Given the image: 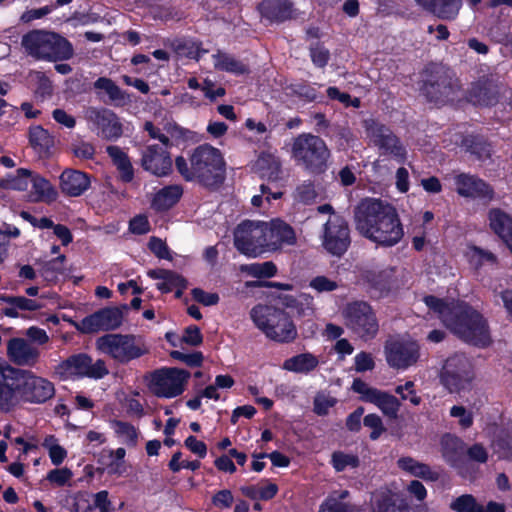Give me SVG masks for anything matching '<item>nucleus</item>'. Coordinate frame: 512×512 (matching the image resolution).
I'll use <instances>...</instances> for the list:
<instances>
[{"label":"nucleus","instance_id":"f257e3e1","mask_svg":"<svg viewBox=\"0 0 512 512\" xmlns=\"http://www.w3.org/2000/svg\"><path fill=\"white\" fill-rule=\"evenodd\" d=\"M354 220L362 236L383 247L397 245L404 236L395 208L380 199H363L355 208Z\"/></svg>","mask_w":512,"mask_h":512},{"label":"nucleus","instance_id":"f03ea898","mask_svg":"<svg viewBox=\"0 0 512 512\" xmlns=\"http://www.w3.org/2000/svg\"><path fill=\"white\" fill-rule=\"evenodd\" d=\"M426 306L438 314L443 324L463 341L485 347L490 343L487 323L482 315L465 303H446L435 296L424 298Z\"/></svg>","mask_w":512,"mask_h":512},{"label":"nucleus","instance_id":"7ed1b4c3","mask_svg":"<svg viewBox=\"0 0 512 512\" xmlns=\"http://www.w3.org/2000/svg\"><path fill=\"white\" fill-rule=\"evenodd\" d=\"M175 165L185 180H198L205 185L220 182L225 168L221 152L208 144L195 148L189 163L183 156H178Z\"/></svg>","mask_w":512,"mask_h":512},{"label":"nucleus","instance_id":"20e7f679","mask_svg":"<svg viewBox=\"0 0 512 512\" xmlns=\"http://www.w3.org/2000/svg\"><path fill=\"white\" fill-rule=\"evenodd\" d=\"M254 325L270 340L280 343L293 341L297 329L290 316L282 309L256 305L250 311Z\"/></svg>","mask_w":512,"mask_h":512},{"label":"nucleus","instance_id":"39448f33","mask_svg":"<svg viewBox=\"0 0 512 512\" xmlns=\"http://www.w3.org/2000/svg\"><path fill=\"white\" fill-rule=\"evenodd\" d=\"M96 348L120 364H127L149 353L143 336L134 334H106L96 341Z\"/></svg>","mask_w":512,"mask_h":512},{"label":"nucleus","instance_id":"423d86ee","mask_svg":"<svg viewBox=\"0 0 512 512\" xmlns=\"http://www.w3.org/2000/svg\"><path fill=\"white\" fill-rule=\"evenodd\" d=\"M22 45L28 54L37 59L67 60L73 55L71 43L54 32L31 31L23 37Z\"/></svg>","mask_w":512,"mask_h":512},{"label":"nucleus","instance_id":"0eeeda50","mask_svg":"<svg viewBox=\"0 0 512 512\" xmlns=\"http://www.w3.org/2000/svg\"><path fill=\"white\" fill-rule=\"evenodd\" d=\"M292 157L306 170L312 173H322L327 168L330 150L319 136L303 133L293 140Z\"/></svg>","mask_w":512,"mask_h":512},{"label":"nucleus","instance_id":"6e6552de","mask_svg":"<svg viewBox=\"0 0 512 512\" xmlns=\"http://www.w3.org/2000/svg\"><path fill=\"white\" fill-rule=\"evenodd\" d=\"M266 222L244 221L234 232V245L239 252L250 257H256L268 250Z\"/></svg>","mask_w":512,"mask_h":512},{"label":"nucleus","instance_id":"1a4fd4ad","mask_svg":"<svg viewBox=\"0 0 512 512\" xmlns=\"http://www.w3.org/2000/svg\"><path fill=\"white\" fill-rule=\"evenodd\" d=\"M345 325L362 339H371L378 332V322L370 305L363 301L346 304L342 309Z\"/></svg>","mask_w":512,"mask_h":512},{"label":"nucleus","instance_id":"9d476101","mask_svg":"<svg viewBox=\"0 0 512 512\" xmlns=\"http://www.w3.org/2000/svg\"><path fill=\"white\" fill-rule=\"evenodd\" d=\"M56 373L62 379L88 377L93 379H102L108 375L109 371L106 363L99 359L92 362V358L86 354H77L61 362Z\"/></svg>","mask_w":512,"mask_h":512},{"label":"nucleus","instance_id":"9b49d317","mask_svg":"<svg viewBox=\"0 0 512 512\" xmlns=\"http://www.w3.org/2000/svg\"><path fill=\"white\" fill-rule=\"evenodd\" d=\"M474 378L472 364L463 355L449 357L440 374L441 383L451 392H460L466 389Z\"/></svg>","mask_w":512,"mask_h":512},{"label":"nucleus","instance_id":"f8f14e48","mask_svg":"<svg viewBox=\"0 0 512 512\" xmlns=\"http://www.w3.org/2000/svg\"><path fill=\"white\" fill-rule=\"evenodd\" d=\"M15 373L18 375L15 380L20 383L23 402L42 404L54 396V384L48 379L25 369L17 368Z\"/></svg>","mask_w":512,"mask_h":512},{"label":"nucleus","instance_id":"ddd939ff","mask_svg":"<svg viewBox=\"0 0 512 512\" xmlns=\"http://www.w3.org/2000/svg\"><path fill=\"white\" fill-rule=\"evenodd\" d=\"M189 373L178 368H162L151 375L149 388L158 397L173 398L184 391Z\"/></svg>","mask_w":512,"mask_h":512},{"label":"nucleus","instance_id":"4468645a","mask_svg":"<svg viewBox=\"0 0 512 512\" xmlns=\"http://www.w3.org/2000/svg\"><path fill=\"white\" fill-rule=\"evenodd\" d=\"M321 239L322 246L328 253L335 256L344 254L350 245L349 228L345 219L332 213L323 225Z\"/></svg>","mask_w":512,"mask_h":512},{"label":"nucleus","instance_id":"2eb2a0df","mask_svg":"<svg viewBox=\"0 0 512 512\" xmlns=\"http://www.w3.org/2000/svg\"><path fill=\"white\" fill-rule=\"evenodd\" d=\"M384 352L388 365L394 369L406 370L419 359V346L411 339L390 340Z\"/></svg>","mask_w":512,"mask_h":512},{"label":"nucleus","instance_id":"dca6fc26","mask_svg":"<svg viewBox=\"0 0 512 512\" xmlns=\"http://www.w3.org/2000/svg\"><path fill=\"white\" fill-rule=\"evenodd\" d=\"M123 321V313L119 308L109 307L101 309L80 322L71 323L82 333L109 331L117 329Z\"/></svg>","mask_w":512,"mask_h":512},{"label":"nucleus","instance_id":"f3484780","mask_svg":"<svg viewBox=\"0 0 512 512\" xmlns=\"http://www.w3.org/2000/svg\"><path fill=\"white\" fill-rule=\"evenodd\" d=\"M365 128L370 140L382 150V153L392 155L400 161L405 159V148L389 128L373 119L365 121Z\"/></svg>","mask_w":512,"mask_h":512},{"label":"nucleus","instance_id":"a211bd4d","mask_svg":"<svg viewBox=\"0 0 512 512\" xmlns=\"http://www.w3.org/2000/svg\"><path fill=\"white\" fill-rule=\"evenodd\" d=\"M352 389L362 395V399L376 405L386 416L396 418L400 402L393 395L369 387L365 382L360 379H355L352 384Z\"/></svg>","mask_w":512,"mask_h":512},{"label":"nucleus","instance_id":"6ab92c4d","mask_svg":"<svg viewBox=\"0 0 512 512\" xmlns=\"http://www.w3.org/2000/svg\"><path fill=\"white\" fill-rule=\"evenodd\" d=\"M364 279L379 297L387 295L398 287L397 268L391 265L367 270Z\"/></svg>","mask_w":512,"mask_h":512},{"label":"nucleus","instance_id":"aec40b11","mask_svg":"<svg viewBox=\"0 0 512 512\" xmlns=\"http://www.w3.org/2000/svg\"><path fill=\"white\" fill-rule=\"evenodd\" d=\"M7 357L18 366H35L40 359V350L27 339L13 337L7 342Z\"/></svg>","mask_w":512,"mask_h":512},{"label":"nucleus","instance_id":"412c9836","mask_svg":"<svg viewBox=\"0 0 512 512\" xmlns=\"http://www.w3.org/2000/svg\"><path fill=\"white\" fill-rule=\"evenodd\" d=\"M141 161L144 170L158 177L167 176L172 170V160L166 147L147 146Z\"/></svg>","mask_w":512,"mask_h":512},{"label":"nucleus","instance_id":"4be33fe9","mask_svg":"<svg viewBox=\"0 0 512 512\" xmlns=\"http://www.w3.org/2000/svg\"><path fill=\"white\" fill-rule=\"evenodd\" d=\"M266 228L268 250H277L283 246H292L297 242L294 229L279 218L266 222Z\"/></svg>","mask_w":512,"mask_h":512},{"label":"nucleus","instance_id":"5701e85b","mask_svg":"<svg viewBox=\"0 0 512 512\" xmlns=\"http://www.w3.org/2000/svg\"><path fill=\"white\" fill-rule=\"evenodd\" d=\"M17 368H14L0 380V411L11 412L22 402V393L20 383L15 380L18 375Z\"/></svg>","mask_w":512,"mask_h":512},{"label":"nucleus","instance_id":"b1692460","mask_svg":"<svg viewBox=\"0 0 512 512\" xmlns=\"http://www.w3.org/2000/svg\"><path fill=\"white\" fill-rule=\"evenodd\" d=\"M90 119L97 126L98 134L105 139H118L123 133L119 118L111 110H94L91 112Z\"/></svg>","mask_w":512,"mask_h":512},{"label":"nucleus","instance_id":"393cba45","mask_svg":"<svg viewBox=\"0 0 512 512\" xmlns=\"http://www.w3.org/2000/svg\"><path fill=\"white\" fill-rule=\"evenodd\" d=\"M371 502L373 512H409L405 500L388 488L375 491Z\"/></svg>","mask_w":512,"mask_h":512},{"label":"nucleus","instance_id":"a878e982","mask_svg":"<svg viewBox=\"0 0 512 512\" xmlns=\"http://www.w3.org/2000/svg\"><path fill=\"white\" fill-rule=\"evenodd\" d=\"M456 190L459 195L472 198L491 199L492 189L482 180L467 174H460L455 178Z\"/></svg>","mask_w":512,"mask_h":512},{"label":"nucleus","instance_id":"bb28decb","mask_svg":"<svg viewBox=\"0 0 512 512\" xmlns=\"http://www.w3.org/2000/svg\"><path fill=\"white\" fill-rule=\"evenodd\" d=\"M90 184L89 176L78 170L66 169L60 175V188L64 194L71 197L82 195Z\"/></svg>","mask_w":512,"mask_h":512},{"label":"nucleus","instance_id":"cd10ccee","mask_svg":"<svg viewBox=\"0 0 512 512\" xmlns=\"http://www.w3.org/2000/svg\"><path fill=\"white\" fill-rule=\"evenodd\" d=\"M258 10L270 22H283L293 15L292 5L288 0H264L259 4Z\"/></svg>","mask_w":512,"mask_h":512},{"label":"nucleus","instance_id":"c85d7f7f","mask_svg":"<svg viewBox=\"0 0 512 512\" xmlns=\"http://www.w3.org/2000/svg\"><path fill=\"white\" fill-rule=\"evenodd\" d=\"M29 185H31L29 196L33 202L51 203L58 197L55 186L48 179L33 171Z\"/></svg>","mask_w":512,"mask_h":512},{"label":"nucleus","instance_id":"c756f323","mask_svg":"<svg viewBox=\"0 0 512 512\" xmlns=\"http://www.w3.org/2000/svg\"><path fill=\"white\" fill-rule=\"evenodd\" d=\"M6 306L2 314L10 318L23 317L25 312L41 309L42 305L36 300L24 296H2L0 298Z\"/></svg>","mask_w":512,"mask_h":512},{"label":"nucleus","instance_id":"7c9ffc66","mask_svg":"<svg viewBox=\"0 0 512 512\" xmlns=\"http://www.w3.org/2000/svg\"><path fill=\"white\" fill-rule=\"evenodd\" d=\"M397 467L410 476L421 478L425 481L435 482L439 479V473L431 467L410 456H403L397 460Z\"/></svg>","mask_w":512,"mask_h":512},{"label":"nucleus","instance_id":"2f4dec72","mask_svg":"<svg viewBox=\"0 0 512 512\" xmlns=\"http://www.w3.org/2000/svg\"><path fill=\"white\" fill-rule=\"evenodd\" d=\"M125 455L124 448L103 449L99 456V463L108 474L122 475L126 471Z\"/></svg>","mask_w":512,"mask_h":512},{"label":"nucleus","instance_id":"473e14b6","mask_svg":"<svg viewBox=\"0 0 512 512\" xmlns=\"http://www.w3.org/2000/svg\"><path fill=\"white\" fill-rule=\"evenodd\" d=\"M148 276L152 279L159 280L157 288L163 293H168L174 289H178L177 297L180 296L181 289L186 286L185 280L179 274L172 271L162 269L150 270L148 271Z\"/></svg>","mask_w":512,"mask_h":512},{"label":"nucleus","instance_id":"72a5a7b5","mask_svg":"<svg viewBox=\"0 0 512 512\" xmlns=\"http://www.w3.org/2000/svg\"><path fill=\"white\" fill-rule=\"evenodd\" d=\"M254 171L263 179L276 182L280 177V162L270 153L261 154L253 165Z\"/></svg>","mask_w":512,"mask_h":512},{"label":"nucleus","instance_id":"f704fd0d","mask_svg":"<svg viewBox=\"0 0 512 512\" xmlns=\"http://www.w3.org/2000/svg\"><path fill=\"white\" fill-rule=\"evenodd\" d=\"M423 93L430 101L444 103L453 100V87L446 78H441L437 82H426L423 85Z\"/></svg>","mask_w":512,"mask_h":512},{"label":"nucleus","instance_id":"c9c22d12","mask_svg":"<svg viewBox=\"0 0 512 512\" xmlns=\"http://www.w3.org/2000/svg\"><path fill=\"white\" fill-rule=\"evenodd\" d=\"M182 193L179 185L166 186L154 195L151 205L157 211L167 210L178 202Z\"/></svg>","mask_w":512,"mask_h":512},{"label":"nucleus","instance_id":"e433bc0d","mask_svg":"<svg viewBox=\"0 0 512 512\" xmlns=\"http://www.w3.org/2000/svg\"><path fill=\"white\" fill-rule=\"evenodd\" d=\"M442 456L447 463L456 467L459 465L463 455L462 441L452 435H445L441 440Z\"/></svg>","mask_w":512,"mask_h":512},{"label":"nucleus","instance_id":"4c0bfd02","mask_svg":"<svg viewBox=\"0 0 512 512\" xmlns=\"http://www.w3.org/2000/svg\"><path fill=\"white\" fill-rule=\"evenodd\" d=\"M32 170L19 168L15 173L0 178V188L5 190L26 191L30 184Z\"/></svg>","mask_w":512,"mask_h":512},{"label":"nucleus","instance_id":"58836bf2","mask_svg":"<svg viewBox=\"0 0 512 512\" xmlns=\"http://www.w3.org/2000/svg\"><path fill=\"white\" fill-rule=\"evenodd\" d=\"M462 7L461 0H434L427 11L442 20H454Z\"/></svg>","mask_w":512,"mask_h":512},{"label":"nucleus","instance_id":"ea45409f","mask_svg":"<svg viewBox=\"0 0 512 512\" xmlns=\"http://www.w3.org/2000/svg\"><path fill=\"white\" fill-rule=\"evenodd\" d=\"M318 359L310 353H303L284 362V368L296 373H308L318 366Z\"/></svg>","mask_w":512,"mask_h":512},{"label":"nucleus","instance_id":"a19ab883","mask_svg":"<svg viewBox=\"0 0 512 512\" xmlns=\"http://www.w3.org/2000/svg\"><path fill=\"white\" fill-rule=\"evenodd\" d=\"M213 59L214 67L218 70L226 71L235 75H242L248 72V68L245 64L226 53L218 52L213 55Z\"/></svg>","mask_w":512,"mask_h":512},{"label":"nucleus","instance_id":"79ce46f5","mask_svg":"<svg viewBox=\"0 0 512 512\" xmlns=\"http://www.w3.org/2000/svg\"><path fill=\"white\" fill-rule=\"evenodd\" d=\"M41 445L47 451L54 466H60L68 456V451L60 445L59 439L54 435H46Z\"/></svg>","mask_w":512,"mask_h":512},{"label":"nucleus","instance_id":"37998d69","mask_svg":"<svg viewBox=\"0 0 512 512\" xmlns=\"http://www.w3.org/2000/svg\"><path fill=\"white\" fill-rule=\"evenodd\" d=\"M465 257L474 269H480L483 266L496 263V256L493 253L477 246H468L465 251Z\"/></svg>","mask_w":512,"mask_h":512},{"label":"nucleus","instance_id":"c03bdc74","mask_svg":"<svg viewBox=\"0 0 512 512\" xmlns=\"http://www.w3.org/2000/svg\"><path fill=\"white\" fill-rule=\"evenodd\" d=\"M112 428L121 442L129 447H134L138 443L139 431L133 425L123 421H114Z\"/></svg>","mask_w":512,"mask_h":512},{"label":"nucleus","instance_id":"a18cd8bd","mask_svg":"<svg viewBox=\"0 0 512 512\" xmlns=\"http://www.w3.org/2000/svg\"><path fill=\"white\" fill-rule=\"evenodd\" d=\"M29 140L31 146L39 153L47 152L53 145V139L48 131L40 126L30 129Z\"/></svg>","mask_w":512,"mask_h":512},{"label":"nucleus","instance_id":"49530a36","mask_svg":"<svg viewBox=\"0 0 512 512\" xmlns=\"http://www.w3.org/2000/svg\"><path fill=\"white\" fill-rule=\"evenodd\" d=\"M240 271L256 278H269L276 274L277 268L273 262L267 261L241 265Z\"/></svg>","mask_w":512,"mask_h":512},{"label":"nucleus","instance_id":"de8ad7c7","mask_svg":"<svg viewBox=\"0 0 512 512\" xmlns=\"http://www.w3.org/2000/svg\"><path fill=\"white\" fill-rule=\"evenodd\" d=\"M360 461L356 454L336 451L332 454L331 464L337 472H342L347 468L358 467Z\"/></svg>","mask_w":512,"mask_h":512},{"label":"nucleus","instance_id":"09e8293b","mask_svg":"<svg viewBox=\"0 0 512 512\" xmlns=\"http://www.w3.org/2000/svg\"><path fill=\"white\" fill-rule=\"evenodd\" d=\"M95 88L104 90L114 102L123 103L126 100L125 93L109 78L101 77L96 80Z\"/></svg>","mask_w":512,"mask_h":512},{"label":"nucleus","instance_id":"8fccbe9b","mask_svg":"<svg viewBox=\"0 0 512 512\" xmlns=\"http://www.w3.org/2000/svg\"><path fill=\"white\" fill-rule=\"evenodd\" d=\"M450 508L455 512H484V508L479 505L472 495H462L453 500Z\"/></svg>","mask_w":512,"mask_h":512},{"label":"nucleus","instance_id":"3c124183","mask_svg":"<svg viewBox=\"0 0 512 512\" xmlns=\"http://www.w3.org/2000/svg\"><path fill=\"white\" fill-rule=\"evenodd\" d=\"M72 478L73 472L67 467L50 470L46 476L52 485L58 487L71 486Z\"/></svg>","mask_w":512,"mask_h":512},{"label":"nucleus","instance_id":"603ef678","mask_svg":"<svg viewBox=\"0 0 512 512\" xmlns=\"http://www.w3.org/2000/svg\"><path fill=\"white\" fill-rule=\"evenodd\" d=\"M64 256H59L56 259L45 262L40 270V275L47 281L54 280L59 273L63 270Z\"/></svg>","mask_w":512,"mask_h":512},{"label":"nucleus","instance_id":"864d4df0","mask_svg":"<svg viewBox=\"0 0 512 512\" xmlns=\"http://www.w3.org/2000/svg\"><path fill=\"white\" fill-rule=\"evenodd\" d=\"M29 81L36 85V93L41 96L51 93L52 85L49 78L45 73L40 71H33L29 74Z\"/></svg>","mask_w":512,"mask_h":512},{"label":"nucleus","instance_id":"5fc2aeb1","mask_svg":"<svg viewBox=\"0 0 512 512\" xmlns=\"http://www.w3.org/2000/svg\"><path fill=\"white\" fill-rule=\"evenodd\" d=\"M317 197V193L312 182H304L300 184L295 191L294 198L302 203L308 204L313 202Z\"/></svg>","mask_w":512,"mask_h":512},{"label":"nucleus","instance_id":"6e6d98bb","mask_svg":"<svg viewBox=\"0 0 512 512\" xmlns=\"http://www.w3.org/2000/svg\"><path fill=\"white\" fill-rule=\"evenodd\" d=\"M395 392L400 395L402 400H407L414 406H418L421 403V398L417 395L415 384L412 381H407L404 385L397 386Z\"/></svg>","mask_w":512,"mask_h":512},{"label":"nucleus","instance_id":"4d7b16f0","mask_svg":"<svg viewBox=\"0 0 512 512\" xmlns=\"http://www.w3.org/2000/svg\"><path fill=\"white\" fill-rule=\"evenodd\" d=\"M24 335L26 336V339L33 345L36 344L38 346H43L50 341V336L48 333L38 326L28 327L25 330Z\"/></svg>","mask_w":512,"mask_h":512},{"label":"nucleus","instance_id":"13d9d810","mask_svg":"<svg viewBox=\"0 0 512 512\" xmlns=\"http://www.w3.org/2000/svg\"><path fill=\"white\" fill-rule=\"evenodd\" d=\"M335 404L334 397L324 393L317 394L314 399V412L320 416L326 415Z\"/></svg>","mask_w":512,"mask_h":512},{"label":"nucleus","instance_id":"bf43d9fd","mask_svg":"<svg viewBox=\"0 0 512 512\" xmlns=\"http://www.w3.org/2000/svg\"><path fill=\"white\" fill-rule=\"evenodd\" d=\"M310 287L318 293L331 292L336 290L339 285L337 281L326 276H317L310 281Z\"/></svg>","mask_w":512,"mask_h":512},{"label":"nucleus","instance_id":"052dcab7","mask_svg":"<svg viewBox=\"0 0 512 512\" xmlns=\"http://www.w3.org/2000/svg\"><path fill=\"white\" fill-rule=\"evenodd\" d=\"M327 96L331 100H338L345 106H353L358 108L360 106V100L358 98L352 99L348 93L340 92L336 87H329L327 89Z\"/></svg>","mask_w":512,"mask_h":512},{"label":"nucleus","instance_id":"680f3d73","mask_svg":"<svg viewBox=\"0 0 512 512\" xmlns=\"http://www.w3.org/2000/svg\"><path fill=\"white\" fill-rule=\"evenodd\" d=\"M450 415L457 418L462 428H469L473 424V415L471 411L463 406H453L450 410Z\"/></svg>","mask_w":512,"mask_h":512},{"label":"nucleus","instance_id":"e2e57ef3","mask_svg":"<svg viewBox=\"0 0 512 512\" xmlns=\"http://www.w3.org/2000/svg\"><path fill=\"white\" fill-rule=\"evenodd\" d=\"M364 425L370 429L372 432L370 434V438L372 440H376L380 437L382 432L384 431L383 423L381 418L376 414H368L364 417Z\"/></svg>","mask_w":512,"mask_h":512},{"label":"nucleus","instance_id":"0e129e2a","mask_svg":"<svg viewBox=\"0 0 512 512\" xmlns=\"http://www.w3.org/2000/svg\"><path fill=\"white\" fill-rule=\"evenodd\" d=\"M191 294L195 301L203 304L204 306H213L219 302V296L217 293L206 292L200 288H194Z\"/></svg>","mask_w":512,"mask_h":512},{"label":"nucleus","instance_id":"69168bd1","mask_svg":"<svg viewBox=\"0 0 512 512\" xmlns=\"http://www.w3.org/2000/svg\"><path fill=\"white\" fill-rule=\"evenodd\" d=\"M170 355L173 359L182 361L191 367L200 366L202 363V360H203V356L200 352L186 354V353L175 350V351H172L170 353Z\"/></svg>","mask_w":512,"mask_h":512},{"label":"nucleus","instance_id":"338daca9","mask_svg":"<svg viewBox=\"0 0 512 512\" xmlns=\"http://www.w3.org/2000/svg\"><path fill=\"white\" fill-rule=\"evenodd\" d=\"M319 512H350V506L339 502L333 497H328L319 507Z\"/></svg>","mask_w":512,"mask_h":512},{"label":"nucleus","instance_id":"774afa93","mask_svg":"<svg viewBox=\"0 0 512 512\" xmlns=\"http://www.w3.org/2000/svg\"><path fill=\"white\" fill-rule=\"evenodd\" d=\"M409 496L418 502H423L427 497V489L418 480H412L406 487Z\"/></svg>","mask_w":512,"mask_h":512}]
</instances>
